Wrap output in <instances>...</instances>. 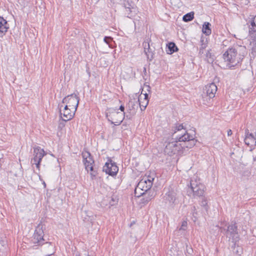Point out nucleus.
Wrapping results in <instances>:
<instances>
[{"label":"nucleus","instance_id":"2eb2a0df","mask_svg":"<svg viewBox=\"0 0 256 256\" xmlns=\"http://www.w3.org/2000/svg\"><path fill=\"white\" fill-rule=\"evenodd\" d=\"M103 171L106 174L110 176H114L116 174L118 171V168L116 163L112 160H108L103 167Z\"/></svg>","mask_w":256,"mask_h":256},{"label":"nucleus","instance_id":"1a4fd4ad","mask_svg":"<svg viewBox=\"0 0 256 256\" xmlns=\"http://www.w3.org/2000/svg\"><path fill=\"white\" fill-rule=\"evenodd\" d=\"M216 91L217 86L214 83L207 84L205 87L204 92L202 95L204 104H206L212 98H214Z\"/></svg>","mask_w":256,"mask_h":256},{"label":"nucleus","instance_id":"aec40b11","mask_svg":"<svg viewBox=\"0 0 256 256\" xmlns=\"http://www.w3.org/2000/svg\"><path fill=\"white\" fill-rule=\"evenodd\" d=\"M168 50H166L167 54H172L175 52H177L178 50V48L176 46V44L173 42H169L167 45Z\"/></svg>","mask_w":256,"mask_h":256},{"label":"nucleus","instance_id":"bb28decb","mask_svg":"<svg viewBox=\"0 0 256 256\" xmlns=\"http://www.w3.org/2000/svg\"><path fill=\"white\" fill-rule=\"evenodd\" d=\"M186 226H187V222L183 221L182 222V226H181L180 228V230H184L185 228L186 227Z\"/></svg>","mask_w":256,"mask_h":256},{"label":"nucleus","instance_id":"f3484780","mask_svg":"<svg viewBox=\"0 0 256 256\" xmlns=\"http://www.w3.org/2000/svg\"><path fill=\"white\" fill-rule=\"evenodd\" d=\"M142 92L141 94L140 95V96L138 99L139 106L142 111L146 109V106H148V94H146V93L144 94V98H143V100H142Z\"/></svg>","mask_w":256,"mask_h":256},{"label":"nucleus","instance_id":"ddd939ff","mask_svg":"<svg viewBox=\"0 0 256 256\" xmlns=\"http://www.w3.org/2000/svg\"><path fill=\"white\" fill-rule=\"evenodd\" d=\"M226 236L230 239H232V242L234 244L239 240V235L237 232V226L236 224H232L228 226L226 232Z\"/></svg>","mask_w":256,"mask_h":256},{"label":"nucleus","instance_id":"a878e982","mask_svg":"<svg viewBox=\"0 0 256 256\" xmlns=\"http://www.w3.org/2000/svg\"><path fill=\"white\" fill-rule=\"evenodd\" d=\"M200 205H201V206L205 208L206 210H207V208H206V206H207V201H206V200L205 198H204L202 200V202H200Z\"/></svg>","mask_w":256,"mask_h":256},{"label":"nucleus","instance_id":"f257e3e1","mask_svg":"<svg viewBox=\"0 0 256 256\" xmlns=\"http://www.w3.org/2000/svg\"><path fill=\"white\" fill-rule=\"evenodd\" d=\"M173 134H176V140L178 142H187V148H192L195 146L196 140L194 136L188 134L184 128L182 124H176L172 129Z\"/></svg>","mask_w":256,"mask_h":256},{"label":"nucleus","instance_id":"412c9836","mask_svg":"<svg viewBox=\"0 0 256 256\" xmlns=\"http://www.w3.org/2000/svg\"><path fill=\"white\" fill-rule=\"evenodd\" d=\"M210 24L208 22H205L202 26V32L206 36H208L211 34V29L210 26Z\"/></svg>","mask_w":256,"mask_h":256},{"label":"nucleus","instance_id":"f03ea898","mask_svg":"<svg viewBox=\"0 0 256 256\" xmlns=\"http://www.w3.org/2000/svg\"><path fill=\"white\" fill-rule=\"evenodd\" d=\"M154 178L151 176H144L139 182L134 190L135 195L140 197L150 190L152 185Z\"/></svg>","mask_w":256,"mask_h":256},{"label":"nucleus","instance_id":"0eeeda50","mask_svg":"<svg viewBox=\"0 0 256 256\" xmlns=\"http://www.w3.org/2000/svg\"><path fill=\"white\" fill-rule=\"evenodd\" d=\"M178 140L168 142L164 148V152L169 155L180 154L182 153L183 147Z\"/></svg>","mask_w":256,"mask_h":256},{"label":"nucleus","instance_id":"cd10ccee","mask_svg":"<svg viewBox=\"0 0 256 256\" xmlns=\"http://www.w3.org/2000/svg\"><path fill=\"white\" fill-rule=\"evenodd\" d=\"M104 40L106 44H109L110 42L112 40V38L110 37L105 36Z\"/></svg>","mask_w":256,"mask_h":256},{"label":"nucleus","instance_id":"7ed1b4c3","mask_svg":"<svg viewBox=\"0 0 256 256\" xmlns=\"http://www.w3.org/2000/svg\"><path fill=\"white\" fill-rule=\"evenodd\" d=\"M223 58L226 66L229 68L234 67L241 60V58L238 54L237 50L234 48H229L223 54Z\"/></svg>","mask_w":256,"mask_h":256},{"label":"nucleus","instance_id":"9b49d317","mask_svg":"<svg viewBox=\"0 0 256 256\" xmlns=\"http://www.w3.org/2000/svg\"><path fill=\"white\" fill-rule=\"evenodd\" d=\"M46 153L44 150L40 147H36L34 150V158L31 160V164H36V167L39 170L40 162Z\"/></svg>","mask_w":256,"mask_h":256},{"label":"nucleus","instance_id":"473e14b6","mask_svg":"<svg viewBox=\"0 0 256 256\" xmlns=\"http://www.w3.org/2000/svg\"><path fill=\"white\" fill-rule=\"evenodd\" d=\"M74 256H80V254H78V252H75L74 254Z\"/></svg>","mask_w":256,"mask_h":256},{"label":"nucleus","instance_id":"c85d7f7f","mask_svg":"<svg viewBox=\"0 0 256 256\" xmlns=\"http://www.w3.org/2000/svg\"><path fill=\"white\" fill-rule=\"evenodd\" d=\"M192 210L193 212V216H194V214H196L197 213L196 212V207L195 206H193L192 208Z\"/></svg>","mask_w":256,"mask_h":256},{"label":"nucleus","instance_id":"393cba45","mask_svg":"<svg viewBox=\"0 0 256 256\" xmlns=\"http://www.w3.org/2000/svg\"><path fill=\"white\" fill-rule=\"evenodd\" d=\"M143 46H144V52L148 56V48H150L149 44L146 42H144Z\"/></svg>","mask_w":256,"mask_h":256},{"label":"nucleus","instance_id":"6ab92c4d","mask_svg":"<svg viewBox=\"0 0 256 256\" xmlns=\"http://www.w3.org/2000/svg\"><path fill=\"white\" fill-rule=\"evenodd\" d=\"M139 106L138 101L136 98L130 99L128 103V107L132 113H134Z\"/></svg>","mask_w":256,"mask_h":256},{"label":"nucleus","instance_id":"39448f33","mask_svg":"<svg viewBox=\"0 0 256 256\" xmlns=\"http://www.w3.org/2000/svg\"><path fill=\"white\" fill-rule=\"evenodd\" d=\"M164 200L170 209H174L180 203L176 192L172 189L166 193L164 197Z\"/></svg>","mask_w":256,"mask_h":256},{"label":"nucleus","instance_id":"f8f14e48","mask_svg":"<svg viewBox=\"0 0 256 256\" xmlns=\"http://www.w3.org/2000/svg\"><path fill=\"white\" fill-rule=\"evenodd\" d=\"M44 232L42 230V226L39 224L36 228L32 241L34 244H36L38 245L42 244L44 242Z\"/></svg>","mask_w":256,"mask_h":256},{"label":"nucleus","instance_id":"f704fd0d","mask_svg":"<svg viewBox=\"0 0 256 256\" xmlns=\"http://www.w3.org/2000/svg\"><path fill=\"white\" fill-rule=\"evenodd\" d=\"M43 184H44V187L46 188V182H43Z\"/></svg>","mask_w":256,"mask_h":256},{"label":"nucleus","instance_id":"423d86ee","mask_svg":"<svg viewBox=\"0 0 256 256\" xmlns=\"http://www.w3.org/2000/svg\"><path fill=\"white\" fill-rule=\"evenodd\" d=\"M190 186L194 196H200L203 195L206 188L204 184L200 182L197 176H194L192 178Z\"/></svg>","mask_w":256,"mask_h":256},{"label":"nucleus","instance_id":"7c9ffc66","mask_svg":"<svg viewBox=\"0 0 256 256\" xmlns=\"http://www.w3.org/2000/svg\"><path fill=\"white\" fill-rule=\"evenodd\" d=\"M227 134L228 136H230L232 134V131L231 130H228Z\"/></svg>","mask_w":256,"mask_h":256},{"label":"nucleus","instance_id":"6e6552de","mask_svg":"<svg viewBox=\"0 0 256 256\" xmlns=\"http://www.w3.org/2000/svg\"><path fill=\"white\" fill-rule=\"evenodd\" d=\"M106 116L111 124L116 126L120 125L124 119V114L114 109H110L106 113Z\"/></svg>","mask_w":256,"mask_h":256},{"label":"nucleus","instance_id":"5701e85b","mask_svg":"<svg viewBox=\"0 0 256 256\" xmlns=\"http://www.w3.org/2000/svg\"><path fill=\"white\" fill-rule=\"evenodd\" d=\"M194 18V12H190L184 15L182 20L184 22H188L192 20Z\"/></svg>","mask_w":256,"mask_h":256},{"label":"nucleus","instance_id":"4468645a","mask_svg":"<svg viewBox=\"0 0 256 256\" xmlns=\"http://www.w3.org/2000/svg\"><path fill=\"white\" fill-rule=\"evenodd\" d=\"M62 105L60 106V116L62 120L65 122L72 120L74 116L76 110L68 107V106H65L62 110Z\"/></svg>","mask_w":256,"mask_h":256},{"label":"nucleus","instance_id":"9d476101","mask_svg":"<svg viewBox=\"0 0 256 256\" xmlns=\"http://www.w3.org/2000/svg\"><path fill=\"white\" fill-rule=\"evenodd\" d=\"M79 100V98L76 94H72L64 98L62 100V103L66 104L65 106H68V107L72 109L76 110Z\"/></svg>","mask_w":256,"mask_h":256},{"label":"nucleus","instance_id":"4be33fe9","mask_svg":"<svg viewBox=\"0 0 256 256\" xmlns=\"http://www.w3.org/2000/svg\"><path fill=\"white\" fill-rule=\"evenodd\" d=\"M146 196L145 197V201L146 202H148L152 198H154L156 196L155 192L154 191L148 190L147 192H145L144 194Z\"/></svg>","mask_w":256,"mask_h":256},{"label":"nucleus","instance_id":"72a5a7b5","mask_svg":"<svg viewBox=\"0 0 256 256\" xmlns=\"http://www.w3.org/2000/svg\"><path fill=\"white\" fill-rule=\"evenodd\" d=\"M146 88H147V90L150 92V86H146Z\"/></svg>","mask_w":256,"mask_h":256},{"label":"nucleus","instance_id":"c756f323","mask_svg":"<svg viewBox=\"0 0 256 256\" xmlns=\"http://www.w3.org/2000/svg\"><path fill=\"white\" fill-rule=\"evenodd\" d=\"M206 56L207 58H210L211 54L208 51H207L206 54Z\"/></svg>","mask_w":256,"mask_h":256},{"label":"nucleus","instance_id":"dca6fc26","mask_svg":"<svg viewBox=\"0 0 256 256\" xmlns=\"http://www.w3.org/2000/svg\"><path fill=\"white\" fill-rule=\"evenodd\" d=\"M246 138H244L246 144L254 148V147L256 146V138L252 133L248 132V130L246 131Z\"/></svg>","mask_w":256,"mask_h":256},{"label":"nucleus","instance_id":"a211bd4d","mask_svg":"<svg viewBox=\"0 0 256 256\" xmlns=\"http://www.w3.org/2000/svg\"><path fill=\"white\" fill-rule=\"evenodd\" d=\"M9 28L7 21L2 17L0 16V37H2Z\"/></svg>","mask_w":256,"mask_h":256},{"label":"nucleus","instance_id":"2f4dec72","mask_svg":"<svg viewBox=\"0 0 256 256\" xmlns=\"http://www.w3.org/2000/svg\"><path fill=\"white\" fill-rule=\"evenodd\" d=\"M120 110L122 111V112H124V106L121 105L120 107Z\"/></svg>","mask_w":256,"mask_h":256},{"label":"nucleus","instance_id":"b1692460","mask_svg":"<svg viewBox=\"0 0 256 256\" xmlns=\"http://www.w3.org/2000/svg\"><path fill=\"white\" fill-rule=\"evenodd\" d=\"M206 47V44H202L201 45L200 48L199 54L201 56H202V54H204V49Z\"/></svg>","mask_w":256,"mask_h":256},{"label":"nucleus","instance_id":"20e7f679","mask_svg":"<svg viewBox=\"0 0 256 256\" xmlns=\"http://www.w3.org/2000/svg\"><path fill=\"white\" fill-rule=\"evenodd\" d=\"M84 158V163L85 168L91 176V178L94 179L97 174L96 168H94V160L92 159L90 154L88 152H85L82 153Z\"/></svg>","mask_w":256,"mask_h":256}]
</instances>
